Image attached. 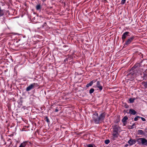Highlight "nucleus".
<instances>
[{"label":"nucleus","instance_id":"23","mask_svg":"<svg viewBox=\"0 0 147 147\" xmlns=\"http://www.w3.org/2000/svg\"><path fill=\"white\" fill-rule=\"evenodd\" d=\"M87 147H96L94 145L92 144H89L87 145Z\"/></svg>","mask_w":147,"mask_h":147},{"label":"nucleus","instance_id":"29","mask_svg":"<svg viewBox=\"0 0 147 147\" xmlns=\"http://www.w3.org/2000/svg\"><path fill=\"white\" fill-rule=\"evenodd\" d=\"M78 41V42H80V38L79 37H77V38L76 39ZM81 40V41L82 42H83V40Z\"/></svg>","mask_w":147,"mask_h":147},{"label":"nucleus","instance_id":"5","mask_svg":"<svg viewBox=\"0 0 147 147\" xmlns=\"http://www.w3.org/2000/svg\"><path fill=\"white\" fill-rule=\"evenodd\" d=\"M141 144L142 145L147 146V140L145 138H142Z\"/></svg>","mask_w":147,"mask_h":147},{"label":"nucleus","instance_id":"28","mask_svg":"<svg viewBox=\"0 0 147 147\" xmlns=\"http://www.w3.org/2000/svg\"><path fill=\"white\" fill-rule=\"evenodd\" d=\"M68 59V58H66L65 59V60L64 61V63H66L67 62V61Z\"/></svg>","mask_w":147,"mask_h":147},{"label":"nucleus","instance_id":"10","mask_svg":"<svg viewBox=\"0 0 147 147\" xmlns=\"http://www.w3.org/2000/svg\"><path fill=\"white\" fill-rule=\"evenodd\" d=\"M27 142H24L22 143L19 147H25L26 145Z\"/></svg>","mask_w":147,"mask_h":147},{"label":"nucleus","instance_id":"37","mask_svg":"<svg viewBox=\"0 0 147 147\" xmlns=\"http://www.w3.org/2000/svg\"><path fill=\"white\" fill-rule=\"evenodd\" d=\"M126 37H122V40H124V39Z\"/></svg>","mask_w":147,"mask_h":147},{"label":"nucleus","instance_id":"16","mask_svg":"<svg viewBox=\"0 0 147 147\" xmlns=\"http://www.w3.org/2000/svg\"><path fill=\"white\" fill-rule=\"evenodd\" d=\"M141 139L142 138H139L137 139L136 140V142H138V143L139 144H141Z\"/></svg>","mask_w":147,"mask_h":147},{"label":"nucleus","instance_id":"25","mask_svg":"<svg viewBox=\"0 0 147 147\" xmlns=\"http://www.w3.org/2000/svg\"><path fill=\"white\" fill-rule=\"evenodd\" d=\"M126 0H121V4L122 5L124 4L126 2Z\"/></svg>","mask_w":147,"mask_h":147},{"label":"nucleus","instance_id":"20","mask_svg":"<svg viewBox=\"0 0 147 147\" xmlns=\"http://www.w3.org/2000/svg\"><path fill=\"white\" fill-rule=\"evenodd\" d=\"M113 132H118V128L117 127H115L113 128Z\"/></svg>","mask_w":147,"mask_h":147},{"label":"nucleus","instance_id":"33","mask_svg":"<svg viewBox=\"0 0 147 147\" xmlns=\"http://www.w3.org/2000/svg\"><path fill=\"white\" fill-rule=\"evenodd\" d=\"M68 59L69 58H71L72 59V55H68Z\"/></svg>","mask_w":147,"mask_h":147},{"label":"nucleus","instance_id":"35","mask_svg":"<svg viewBox=\"0 0 147 147\" xmlns=\"http://www.w3.org/2000/svg\"><path fill=\"white\" fill-rule=\"evenodd\" d=\"M137 67V66L136 65H134V66L132 68H135L136 67Z\"/></svg>","mask_w":147,"mask_h":147},{"label":"nucleus","instance_id":"3","mask_svg":"<svg viewBox=\"0 0 147 147\" xmlns=\"http://www.w3.org/2000/svg\"><path fill=\"white\" fill-rule=\"evenodd\" d=\"M96 86L99 89V90L100 92L103 89V87L100 84V82L99 81L97 82Z\"/></svg>","mask_w":147,"mask_h":147},{"label":"nucleus","instance_id":"32","mask_svg":"<svg viewBox=\"0 0 147 147\" xmlns=\"http://www.w3.org/2000/svg\"><path fill=\"white\" fill-rule=\"evenodd\" d=\"M136 125V124L135 123H134L131 126V129H132L134 128V126H135Z\"/></svg>","mask_w":147,"mask_h":147},{"label":"nucleus","instance_id":"1","mask_svg":"<svg viewBox=\"0 0 147 147\" xmlns=\"http://www.w3.org/2000/svg\"><path fill=\"white\" fill-rule=\"evenodd\" d=\"M105 112L101 113L100 115L98 116V113L95 112L92 116V119L96 124H99L104 120L105 117Z\"/></svg>","mask_w":147,"mask_h":147},{"label":"nucleus","instance_id":"31","mask_svg":"<svg viewBox=\"0 0 147 147\" xmlns=\"http://www.w3.org/2000/svg\"><path fill=\"white\" fill-rule=\"evenodd\" d=\"M140 118H141L142 120L143 121H146V119L143 117H140Z\"/></svg>","mask_w":147,"mask_h":147},{"label":"nucleus","instance_id":"38","mask_svg":"<svg viewBox=\"0 0 147 147\" xmlns=\"http://www.w3.org/2000/svg\"><path fill=\"white\" fill-rule=\"evenodd\" d=\"M128 146V144H126L125 145V146Z\"/></svg>","mask_w":147,"mask_h":147},{"label":"nucleus","instance_id":"8","mask_svg":"<svg viewBox=\"0 0 147 147\" xmlns=\"http://www.w3.org/2000/svg\"><path fill=\"white\" fill-rule=\"evenodd\" d=\"M133 74L134 73H131L128 74L126 76H127V77L129 78L128 79V80L132 79L133 78Z\"/></svg>","mask_w":147,"mask_h":147},{"label":"nucleus","instance_id":"17","mask_svg":"<svg viewBox=\"0 0 147 147\" xmlns=\"http://www.w3.org/2000/svg\"><path fill=\"white\" fill-rule=\"evenodd\" d=\"M142 84V85L144 86L145 88H147V81L146 82H143Z\"/></svg>","mask_w":147,"mask_h":147},{"label":"nucleus","instance_id":"39","mask_svg":"<svg viewBox=\"0 0 147 147\" xmlns=\"http://www.w3.org/2000/svg\"><path fill=\"white\" fill-rule=\"evenodd\" d=\"M46 24V23H44V25H45V24Z\"/></svg>","mask_w":147,"mask_h":147},{"label":"nucleus","instance_id":"34","mask_svg":"<svg viewBox=\"0 0 147 147\" xmlns=\"http://www.w3.org/2000/svg\"><path fill=\"white\" fill-rule=\"evenodd\" d=\"M7 141H9L10 142V144H11L12 143V142H11V139H8V140H7Z\"/></svg>","mask_w":147,"mask_h":147},{"label":"nucleus","instance_id":"2","mask_svg":"<svg viewBox=\"0 0 147 147\" xmlns=\"http://www.w3.org/2000/svg\"><path fill=\"white\" fill-rule=\"evenodd\" d=\"M39 85L37 83H33L30 85L26 88V91L28 92L36 87L38 86Z\"/></svg>","mask_w":147,"mask_h":147},{"label":"nucleus","instance_id":"18","mask_svg":"<svg viewBox=\"0 0 147 147\" xmlns=\"http://www.w3.org/2000/svg\"><path fill=\"white\" fill-rule=\"evenodd\" d=\"M41 8V6L40 4L37 5L36 6V9L37 10H40Z\"/></svg>","mask_w":147,"mask_h":147},{"label":"nucleus","instance_id":"6","mask_svg":"<svg viewBox=\"0 0 147 147\" xmlns=\"http://www.w3.org/2000/svg\"><path fill=\"white\" fill-rule=\"evenodd\" d=\"M134 39V37H131L129 39H128L124 44V46H125V45H128Z\"/></svg>","mask_w":147,"mask_h":147},{"label":"nucleus","instance_id":"14","mask_svg":"<svg viewBox=\"0 0 147 147\" xmlns=\"http://www.w3.org/2000/svg\"><path fill=\"white\" fill-rule=\"evenodd\" d=\"M63 47L64 48L63 50L65 51H67L69 49V47L67 45H64L63 46Z\"/></svg>","mask_w":147,"mask_h":147},{"label":"nucleus","instance_id":"13","mask_svg":"<svg viewBox=\"0 0 147 147\" xmlns=\"http://www.w3.org/2000/svg\"><path fill=\"white\" fill-rule=\"evenodd\" d=\"M128 118L127 116H125L122 119V121L124 123H125L126 122V121L127 119H128Z\"/></svg>","mask_w":147,"mask_h":147},{"label":"nucleus","instance_id":"4","mask_svg":"<svg viewBox=\"0 0 147 147\" xmlns=\"http://www.w3.org/2000/svg\"><path fill=\"white\" fill-rule=\"evenodd\" d=\"M136 142V140L135 139L133 140L131 139H130L128 142L130 146H131L135 144Z\"/></svg>","mask_w":147,"mask_h":147},{"label":"nucleus","instance_id":"22","mask_svg":"<svg viewBox=\"0 0 147 147\" xmlns=\"http://www.w3.org/2000/svg\"><path fill=\"white\" fill-rule=\"evenodd\" d=\"M94 91V88H91L89 90V93L91 94L93 93Z\"/></svg>","mask_w":147,"mask_h":147},{"label":"nucleus","instance_id":"11","mask_svg":"<svg viewBox=\"0 0 147 147\" xmlns=\"http://www.w3.org/2000/svg\"><path fill=\"white\" fill-rule=\"evenodd\" d=\"M144 133L142 130H138V134L139 135H144Z\"/></svg>","mask_w":147,"mask_h":147},{"label":"nucleus","instance_id":"19","mask_svg":"<svg viewBox=\"0 0 147 147\" xmlns=\"http://www.w3.org/2000/svg\"><path fill=\"white\" fill-rule=\"evenodd\" d=\"M135 100V98H131L129 99L130 102L131 103H132L134 102Z\"/></svg>","mask_w":147,"mask_h":147},{"label":"nucleus","instance_id":"15","mask_svg":"<svg viewBox=\"0 0 147 147\" xmlns=\"http://www.w3.org/2000/svg\"><path fill=\"white\" fill-rule=\"evenodd\" d=\"M93 84V81H92L88 84H87V85H86V87L88 88L90 86L92 85Z\"/></svg>","mask_w":147,"mask_h":147},{"label":"nucleus","instance_id":"30","mask_svg":"<svg viewBox=\"0 0 147 147\" xmlns=\"http://www.w3.org/2000/svg\"><path fill=\"white\" fill-rule=\"evenodd\" d=\"M12 34H13V35H12L11 36L17 35L18 36H19L21 35V34H17V33H13Z\"/></svg>","mask_w":147,"mask_h":147},{"label":"nucleus","instance_id":"27","mask_svg":"<svg viewBox=\"0 0 147 147\" xmlns=\"http://www.w3.org/2000/svg\"><path fill=\"white\" fill-rule=\"evenodd\" d=\"M124 107L125 108H127L129 107L128 105H127V104L126 103L124 104Z\"/></svg>","mask_w":147,"mask_h":147},{"label":"nucleus","instance_id":"12","mask_svg":"<svg viewBox=\"0 0 147 147\" xmlns=\"http://www.w3.org/2000/svg\"><path fill=\"white\" fill-rule=\"evenodd\" d=\"M129 32H125L124 33L122 37H126L127 36H130L129 35Z\"/></svg>","mask_w":147,"mask_h":147},{"label":"nucleus","instance_id":"7","mask_svg":"<svg viewBox=\"0 0 147 147\" xmlns=\"http://www.w3.org/2000/svg\"><path fill=\"white\" fill-rule=\"evenodd\" d=\"M112 134L113 137V140H114L115 139V138H117L119 135L118 132H113Z\"/></svg>","mask_w":147,"mask_h":147},{"label":"nucleus","instance_id":"36","mask_svg":"<svg viewBox=\"0 0 147 147\" xmlns=\"http://www.w3.org/2000/svg\"><path fill=\"white\" fill-rule=\"evenodd\" d=\"M58 110L57 108L56 109H55V111L56 112H57L58 111Z\"/></svg>","mask_w":147,"mask_h":147},{"label":"nucleus","instance_id":"9","mask_svg":"<svg viewBox=\"0 0 147 147\" xmlns=\"http://www.w3.org/2000/svg\"><path fill=\"white\" fill-rule=\"evenodd\" d=\"M129 113L133 115H135L137 112L134 110L132 109H130L129 110Z\"/></svg>","mask_w":147,"mask_h":147},{"label":"nucleus","instance_id":"21","mask_svg":"<svg viewBox=\"0 0 147 147\" xmlns=\"http://www.w3.org/2000/svg\"><path fill=\"white\" fill-rule=\"evenodd\" d=\"M45 121H47L48 124L50 123V121L47 116L45 117Z\"/></svg>","mask_w":147,"mask_h":147},{"label":"nucleus","instance_id":"24","mask_svg":"<svg viewBox=\"0 0 147 147\" xmlns=\"http://www.w3.org/2000/svg\"><path fill=\"white\" fill-rule=\"evenodd\" d=\"M105 142L106 144H107L110 142V140H105Z\"/></svg>","mask_w":147,"mask_h":147},{"label":"nucleus","instance_id":"26","mask_svg":"<svg viewBox=\"0 0 147 147\" xmlns=\"http://www.w3.org/2000/svg\"><path fill=\"white\" fill-rule=\"evenodd\" d=\"M140 118V117L139 116H137L136 117H135L134 118V121H137L138 120V118Z\"/></svg>","mask_w":147,"mask_h":147}]
</instances>
